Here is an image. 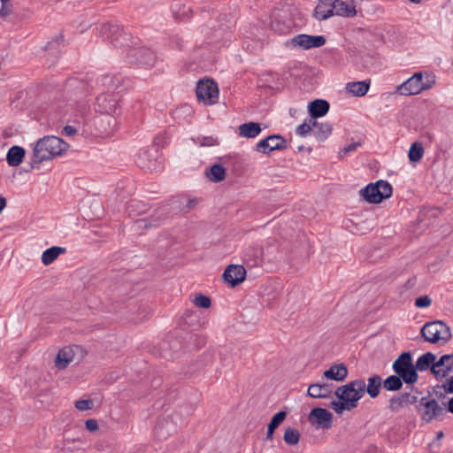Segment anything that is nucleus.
Instances as JSON below:
<instances>
[{
	"label": "nucleus",
	"instance_id": "obj_1",
	"mask_svg": "<svg viewBox=\"0 0 453 453\" xmlns=\"http://www.w3.org/2000/svg\"><path fill=\"white\" fill-rule=\"evenodd\" d=\"M98 33L113 47L121 50L127 56L135 58L144 64H150L153 60L152 53L144 49H138V42L134 41L119 25L104 23L98 28Z\"/></svg>",
	"mask_w": 453,
	"mask_h": 453
},
{
	"label": "nucleus",
	"instance_id": "obj_2",
	"mask_svg": "<svg viewBox=\"0 0 453 453\" xmlns=\"http://www.w3.org/2000/svg\"><path fill=\"white\" fill-rule=\"evenodd\" d=\"M365 392V382L364 380H356L338 387L334 395L339 401H332L330 407L337 414H342L344 411H351L357 406V403L363 397Z\"/></svg>",
	"mask_w": 453,
	"mask_h": 453
},
{
	"label": "nucleus",
	"instance_id": "obj_3",
	"mask_svg": "<svg viewBox=\"0 0 453 453\" xmlns=\"http://www.w3.org/2000/svg\"><path fill=\"white\" fill-rule=\"evenodd\" d=\"M67 148L66 142L54 135L39 139L33 150L32 166L62 155Z\"/></svg>",
	"mask_w": 453,
	"mask_h": 453
},
{
	"label": "nucleus",
	"instance_id": "obj_4",
	"mask_svg": "<svg viewBox=\"0 0 453 453\" xmlns=\"http://www.w3.org/2000/svg\"><path fill=\"white\" fill-rule=\"evenodd\" d=\"M420 334L426 342L441 345L448 343L452 337L449 326L441 320L426 322Z\"/></svg>",
	"mask_w": 453,
	"mask_h": 453
},
{
	"label": "nucleus",
	"instance_id": "obj_5",
	"mask_svg": "<svg viewBox=\"0 0 453 453\" xmlns=\"http://www.w3.org/2000/svg\"><path fill=\"white\" fill-rule=\"evenodd\" d=\"M392 369L406 384H414L418 380V374L415 372L412 357L409 351L400 354L394 361Z\"/></svg>",
	"mask_w": 453,
	"mask_h": 453
},
{
	"label": "nucleus",
	"instance_id": "obj_6",
	"mask_svg": "<svg viewBox=\"0 0 453 453\" xmlns=\"http://www.w3.org/2000/svg\"><path fill=\"white\" fill-rule=\"evenodd\" d=\"M361 196L370 203H380L392 195V187L386 180L369 183L360 190Z\"/></svg>",
	"mask_w": 453,
	"mask_h": 453
},
{
	"label": "nucleus",
	"instance_id": "obj_7",
	"mask_svg": "<svg viewBox=\"0 0 453 453\" xmlns=\"http://www.w3.org/2000/svg\"><path fill=\"white\" fill-rule=\"evenodd\" d=\"M421 419L426 423H431L436 418L441 416L444 409L434 398L422 397L416 406Z\"/></svg>",
	"mask_w": 453,
	"mask_h": 453
},
{
	"label": "nucleus",
	"instance_id": "obj_8",
	"mask_svg": "<svg viewBox=\"0 0 453 453\" xmlns=\"http://www.w3.org/2000/svg\"><path fill=\"white\" fill-rule=\"evenodd\" d=\"M83 357V349L79 345L65 346L59 349L55 358V366L58 370L65 369L73 361L79 362Z\"/></svg>",
	"mask_w": 453,
	"mask_h": 453
},
{
	"label": "nucleus",
	"instance_id": "obj_9",
	"mask_svg": "<svg viewBox=\"0 0 453 453\" xmlns=\"http://www.w3.org/2000/svg\"><path fill=\"white\" fill-rule=\"evenodd\" d=\"M196 97L204 104L211 105L218 102L219 88L216 82L211 80H202L196 86Z\"/></svg>",
	"mask_w": 453,
	"mask_h": 453
},
{
	"label": "nucleus",
	"instance_id": "obj_10",
	"mask_svg": "<svg viewBox=\"0 0 453 453\" xmlns=\"http://www.w3.org/2000/svg\"><path fill=\"white\" fill-rule=\"evenodd\" d=\"M119 96L118 93H102L96 97V111L112 116L119 110Z\"/></svg>",
	"mask_w": 453,
	"mask_h": 453
},
{
	"label": "nucleus",
	"instance_id": "obj_11",
	"mask_svg": "<svg viewBox=\"0 0 453 453\" xmlns=\"http://www.w3.org/2000/svg\"><path fill=\"white\" fill-rule=\"evenodd\" d=\"M429 87V85H426L423 82L422 73H417L409 78L406 81L398 86L397 91L401 95L404 96L417 95L421 91L428 88Z\"/></svg>",
	"mask_w": 453,
	"mask_h": 453
},
{
	"label": "nucleus",
	"instance_id": "obj_12",
	"mask_svg": "<svg viewBox=\"0 0 453 453\" xmlns=\"http://www.w3.org/2000/svg\"><path fill=\"white\" fill-rule=\"evenodd\" d=\"M288 148V142L280 134L269 135L256 145V150L268 154L273 150H282Z\"/></svg>",
	"mask_w": 453,
	"mask_h": 453
},
{
	"label": "nucleus",
	"instance_id": "obj_13",
	"mask_svg": "<svg viewBox=\"0 0 453 453\" xmlns=\"http://www.w3.org/2000/svg\"><path fill=\"white\" fill-rule=\"evenodd\" d=\"M308 419L317 428L328 429L332 426L333 415L326 409L318 407L311 410Z\"/></svg>",
	"mask_w": 453,
	"mask_h": 453
},
{
	"label": "nucleus",
	"instance_id": "obj_14",
	"mask_svg": "<svg viewBox=\"0 0 453 453\" xmlns=\"http://www.w3.org/2000/svg\"><path fill=\"white\" fill-rule=\"evenodd\" d=\"M326 43V38L322 35H298L292 38L291 44L303 50L319 48Z\"/></svg>",
	"mask_w": 453,
	"mask_h": 453
},
{
	"label": "nucleus",
	"instance_id": "obj_15",
	"mask_svg": "<svg viewBox=\"0 0 453 453\" xmlns=\"http://www.w3.org/2000/svg\"><path fill=\"white\" fill-rule=\"evenodd\" d=\"M453 370V354L441 356L431 367V372L441 380L447 377Z\"/></svg>",
	"mask_w": 453,
	"mask_h": 453
},
{
	"label": "nucleus",
	"instance_id": "obj_16",
	"mask_svg": "<svg viewBox=\"0 0 453 453\" xmlns=\"http://www.w3.org/2000/svg\"><path fill=\"white\" fill-rule=\"evenodd\" d=\"M246 277V269L240 265H229L224 273V280L231 287H235L242 283Z\"/></svg>",
	"mask_w": 453,
	"mask_h": 453
},
{
	"label": "nucleus",
	"instance_id": "obj_17",
	"mask_svg": "<svg viewBox=\"0 0 453 453\" xmlns=\"http://www.w3.org/2000/svg\"><path fill=\"white\" fill-rule=\"evenodd\" d=\"M158 157V151L156 146H151L142 150L137 159V164L141 168L152 170L157 165V160Z\"/></svg>",
	"mask_w": 453,
	"mask_h": 453
},
{
	"label": "nucleus",
	"instance_id": "obj_18",
	"mask_svg": "<svg viewBox=\"0 0 453 453\" xmlns=\"http://www.w3.org/2000/svg\"><path fill=\"white\" fill-rule=\"evenodd\" d=\"M334 15L342 17H354L357 15L355 5L348 4L342 0H332Z\"/></svg>",
	"mask_w": 453,
	"mask_h": 453
},
{
	"label": "nucleus",
	"instance_id": "obj_19",
	"mask_svg": "<svg viewBox=\"0 0 453 453\" xmlns=\"http://www.w3.org/2000/svg\"><path fill=\"white\" fill-rule=\"evenodd\" d=\"M332 16H334L332 0H319L313 17L318 20H324Z\"/></svg>",
	"mask_w": 453,
	"mask_h": 453
},
{
	"label": "nucleus",
	"instance_id": "obj_20",
	"mask_svg": "<svg viewBox=\"0 0 453 453\" xmlns=\"http://www.w3.org/2000/svg\"><path fill=\"white\" fill-rule=\"evenodd\" d=\"M329 103L323 99H316L309 104V114L315 120L317 118L323 117L329 111Z\"/></svg>",
	"mask_w": 453,
	"mask_h": 453
},
{
	"label": "nucleus",
	"instance_id": "obj_21",
	"mask_svg": "<svg viewBox=\"0 0 453 453\" xmlns=\"http://www.w3.org/2000/svg\"><path fill=\"white\" fill-rule=\"evenodd\" d=\"M307 393L312 398H328L331 397L333 392L331 387L326 383H314L309 386Z\"/></svg>",
	"mask_w": 453,
	"mask_h": 453
},
{
	"label": "nucleus",
	"instance_id": "obj_22",
	"mask_svg": "<svg viewBox=\"0 0 453 453\" xmlns=\"http://www.w3.org/2000/svg\"><path fill=\"white\" fill-rule=\"evenodd\" d=\"M324 376L332 380L343 381L348 376V369L343 364L334 365L324 372Z\"/></svg>",
	"mask_w": 453,
	"mask_h": 453
},
{
	"label": "nucleus",
	"instance_id": "obj_23",
	"mask_svg": "<svg viewBox=\"0 0 453 453\" xmlns=\"http://www.w3.org/2000/svg\"><path fill=\"white\" fill-rule=\"evenodd\" d=\"M262 128L257 122H248L238 127L239 135L244 138H256L261 133Z\"/></svg>",
	"mask_w": 453,
	"mask_h": 453
},
{
	"label": "nucleus",
	"instance_id": "obj_24",
	"mask_svg": "<svg viewBox=\"0 0 453 453\" xmlns=\"http://www.w3.org/2000/svg\"><path fill=\"white\" fill-rule=\"evenodd\" d=\"M370 88V81H352L346 84V91L353 96H365Z\"/></svg>",
	"mask_w": 453,
	"mask_h": 453
},
{
	"label": "nucleus",
	"instance_id": "obj_25",
	"mask_svg": "<svg viewBox=\"0 0 453 453\" xmlns=\"http://www.w3.org/2000/svg\"><path fill=\"white\" fill-rule=\"evenodd\" d=\"M25 157V150L19 146H12L7 152L6 160L11 166H18Z\"/></svg>",
	"mask_w": 453,
	"mask_h": 453
},
{
	"label": "nucleus",
	"instance_id": "obj_26",
	"mask_svg": "<svg viewBox=\"0 0 453 453\" xmlns=\"http://www.w3.org/2000/svg\"><path fill=\"white\" fill-rule=\"evenodd\" d=\"M436 356L432 352H426L421 355L416 361V364L414 365L415 372H424L428 369L431 370V367L434 364Z\"/></svg>",
	"mask_w": 453,
	"mask_h": 453
},
{
	"label": "nucleus",
	"instance_id": "obj_27",
	"mask_svg": "<svg viewBox=\"0 0 453 453\" xmlns=\"http://www.w3.org/2000/svg\"><path fill=\"white\" fill-rule=\"evenodd\" d=\"M65 252V249L58 246H53L42 252V262L44 265L53 263L61 254Z\"/></svg>",
	"mask_w": 453,
	"mask_h": 453
},
{
	"label": "nucleus",
	"instance_id": "obj_28",
	"mask_svg": "<svg viewBox=\"0 0 453 453\" xmlns=\"http://www.w3.org/2000/svg\"><path fill=\"white\" fill-rule=\"evenodd\" d=\"M206 177L212 182H219L226 178V169L222 165L215 164L205 172Z\"/></svg>",
	"mask_w": 453,
	"mask_h": 453
},
{
	"label": "nucleus",
	"instance_id": "obj_29",
	"mask_svg": "<svg viewBox=\"0 0 453 453\" xmlns=\"http://www.w3.org/2000/svg\"><path fill=\"white\" fill-rule=\"evenodd\" d=\"M382 384L381 377L378 374H374L368 379V384L367 386L365 385V391L371 398H375L379 395L380 388Z\"/></svg>",
	"mask_w": 453,
	"mask_h": 453
},
{
	"label": "nucleus",
	"instance_id": "obj_30",
	"mask_svg": "<svg viewBox=\"0 0 453 453\" xmlns=\"http://www.w3.org/2000/svg\"><path fill=\"white\" fill-rule=\"evenodd\" d=\"M407 396L403 393L396 394L388 400V409L391 412H399L403 408L407 406Z\"/></svg>",
	"mask_w": 453,
	"mask_h": 453
},
{
	"label": "nucleus",
	"instance_id": "obj_31",
	"mask_svg": "<svg viewBox=\"0 0 453 453\" xmlns=\"http://www.w3.org/2000/svg\"><path fill=\"white\" fill-rule=\"evenodd\" d=\"M65 88L68 91L74 90L75 94L79 96H83L88 92L86 83L78 78L67 80Z\"/></svg>",
	"mask_w": 453,
	"mask_h": 453
},
{
	"label": "nucleus",
	"instance_id": "obj_32",
	"mask_svg": "<svg viewBox=\"0 0 453 453\" xmlns=\"http://www.w3.org/2000/svg\"><path fill=\"white\" fill-rule=\"evenodd\" d=\"M313 127V134L319 141H325L332 133V126L329 123H319L316 120Z\"/></svg>",
	"mask_w": 453,
	"mask_h": 453
},
{
	"label": "nucleus",
	"instance_id": "obj_33",
	"mask_svg": "<svg viewBox=\"0 0 453 453\" xmlns=\"http://www.w3.org/2000/svg\"><path fill=\"white\" fill-rule=\"evenodd\" d=\"M164 219L162 215H152L149 218L136 220L135 224L138 229H147L158 226Z\"/></svg>",
	"mask_w": 453,
	"mask_h": 453
},
{
	"label": "nucleus",
	"instance_id": "obj_34",
	"mask_svg": "<svg viewBox=\"0 0 453 453\" xmlns=\"http://www.w3.org/2000/svg\"><path fill=\"white\" fill-rule=\"evenodd\" d=\"M403 382L399 375H390L383 381V388L388 391H397L403 388Z\"/></svg>",
	"mask_w": 453,
	"mask_h": 453
},
{
	"label": "nucleus",
	"instance_id": "obj_35",
	"mask_svg": "<svg viewBox=\"0 0 453 453\" xmlns=\"http://www.w3.org/2000/svg\"><path fill=\"white\" fill-rule=\"evenodd\" d=\"M283 440L288 445H296L300 441V434L297 429L288 426L285 429Z\"/></svg>",
	"mask_w": 453,
	"mask_h": 453
},
{
	"label": "nucleus",
	"instance_id": "obj_36",
	"mask_svg": "<svg viewBox=\"0 0 453 453\" xmlns=\"http://www.w3.org/2000/svg\"><path fill=\"white\" fill-rule=\"evenodd\" d=\"M424 155V148L421 143L414 142L411 144L408 157L410 161L411 162H418Z\"/></svg>",
	"mask_w": 453,
	"mask_h": 453
},
{
	"label": "nucleus",
	"instance_id": "obj_37",
	"mask_svg": "<svg viewBox=\"0 0 453 453\" xmlns=\"http://www.w3.org/2000/svg\"><path fill=\"white\" fill-rule=\"evenodd\" d=\"M170 422L163 420L158 422L155 427V433L159 439H165L170 434L168 433V426Z\"/></svg>",
	"mask_w": 453,
	"mask_h": 453
},
{
	"label": "nucleus",
	"instance_id": "obj_38",
	"mask_svg": "<svg viewBox=\"0 0 453 453\" xmlns=\"http://www.w3.org/2000/svg\"><path fill=\"white\" fill-rule=\"evenodd\" d=\"M313 125H316V120L310 119L308 123L304 122L296 127V134L302 137L306 136L312 131Z\"/></svg>",
	"mask_w": 453,
	"mask_h": 453
},
{
	"label": "nucleus",
	"instance_id": "obj_39",
	"mask_svg": "<svg viewBox=\"0 0 453 453\" xmlns=\"http://www.w3.org/2000/svg\"><path fill=\"white\" fill-rule=\"evenodd\" d=\"M193 303L196 306L203 309H208L211 304L210 297L202 294L196 295Z\"/></svg>",
	"mask_w": 453,
	"mask_h": 453
},
{
	"label": "nucleus",
	"instance_id": "obj_40",
	"mask_svg": "<svg viewBox=\"0 0 453 453\" xmlns=\"http://www.w3.org/2000/svg\"><path fill=\"white\" fill-rule=\"evenodd\" d=\"M12 12L11 0H0V17L6 18Z\"/></svg>",
	"mask_w": 453,
	"mask_h": 453
},
{
	"label": "nucleus",
	"instance_id": "obj_41",
	"mask_svg": "<svg viewBox=\"0 0 453 453\" xmlns=\"http://www.w3.org/2000/svg\"><path fill=\"white\" fill-rule=\"evenodd\" d=\"M197 142L200 144V146H209V147L219 144L218 139L214 138L212 136L198 137Z\"/></svg>",
	"mask_w": 453,
	"mask_h": 453
},
{
	"label": "nucleus",
	"instance_id": "obj_42",
	"mask_svg": "<svg viewBox=\"0 0 453 453\" xmlns=\"http://www.w3.org/2000/svg\"><path fill=\"white\" fill-rule=\"evenodd\" d=\"M272 28L280 34H287L290 29V25L286 26L281 24L280 20L274 19L272 22Z\"/></svg>",
	"mask_w": 453,
	"mask_h": 453
},
{
	"label": "nucleus",
	"instance_id": "obj_43",
	"mask_svg": "<svg viewBox=\"0 0 453 453\" xmlns=\"http://www.w3.org/2000/svg\"><path fill=\"white\" fill-rule=\"evenodd\" d=\"M74 405L79 411H88L93 408V401L90 399L78 400L75 402Z\"/></svg>",
	"mask_w": 453,
	"mask_h": 453
},
{
	"label": "nucleus",
	"instance_id": "obj_44",
	"mask_svg": "<svg viewBox=\"0 0 453 453\" xmlns=\"http://www.w3.org/2000/svg\"><path fill=\"white\" fill-rule=\"evenodd\" d=\"M431 298L427 296H423L415 300V305L418 308H426L431 304Z\"/></svg>",
	"mask_w": 453,
	"mask_h": 453
},
{
	"label": "nucleus",
	"instance_id": "obj_45",
	"mask_svg": "<svg viewBox=\"0 0 453 453\" xmlns=\"http://www.w3.org/2000/svg\"><path fill=\"white\" fill-rule=\"evenodd\" d=\"M360 146V142H353L348 146H346L341 152L340 157H343L349 152L355 151Z\"/></svg>",
	"mask_w": 453,
	"mask_h": 453
},
{
	"label": "nucleus",
	"instance_id": "obj_46",
	"mask_svg": "<svg viewBox=\"0 0 453 453\" xmlns=\"http://www.w3.org/2000/svg\"><path fill=\"white\" fill-rule=\"evenodd\" d=\"M416 286V279L411 278L409 279L402 287V289L400 291L401 294H403L404 291L411 290L414 288Z\"/></svg>",
	"mask_w": 453,
	"mask_h": 453
},
{
	"label": "nucleus",
	"instance_id": "obj_47",
	"mask_svg": "<svg viewBox=\"0 0 453 453\" xmlns=\"http://www.w3.org/2000/svg\"><path fill=\"white\" fill-rule=\"evenodd\" d=\"M286 417H287V412L281 411L277 412L275 415H273V417L272 418L271 420L280 425L286 419Z\"/></svg>",
	"mask_w": 453,
	"mask_h": 453
},
{
	"label": "nucleus",
	"instance_id": "obj_48",
	"mask_svg": "<svg viewBox=\"0 0 453 453\" xmlns=\"http://www.w3.org/2000/svg\"><path fill=\"white\" fill-rule=\"evenodd\" d=\"M86 428L90 432H95L98 429V424L96 419H88L85 422Z\"/></svg>",
	"mask_w": 453,
	"mask_h": 453
},
{
	"label": "nucleus",
	"instance_id": "obj_49",
	"mask_svg": "<svg viewBox=\"0 0 453 453\" xmlns=\"http://www.w3.org/2000/svg\"><path fill=\"white\" fill-rule=\"evenodd\" d=\"M442 388H444L446 393L453 394V376L449 378L445 384H443Z\"/></svg>",
	"mask_w": 453,
	"mask_h": 453
},
{
	"label": "nucleus",
	"instance_id": "obj_50",
	"mask_svg": "<svg viewBox=\"0 0 453 453\" xmlns=\"http://www.w3.org/2000/svg\"><path fill=\"white\" fill-rule=\"evenodd\" d=\"M403 394H404V396H407V398H405L407 406L409 404H414L418 402V397L416 395H412L410 393H403Z\"/></svg>",
	"mask_w": 453,
	"mask_h": 453
},
{
	"label": "nucleus",
	"instance_id": "obj_51",
	"mask_svg": "<svg viewBox=\"0 0 453 453\" xmlns=\"http://www.w3.org/2000/svg\"><path fill=\"white\" fill-rule=\"evenodd\" d=\"M65 135H73L76 133V129L72 126H65L63 130Z\"/></svg>",
	"mask_w": 453,
	"mask_h": 453
},
{
	"label": "nucleus",
	"instance_id": "obj_52",
	"mask_svg": "<svg viewBox=\"0 0 453 453\" xmlns=\"http://www.w3.org/2000/svg\"><path fill=\"white\" fill-rule=\"evenodd\" d=\"M6 199L4 196H0V213L6 207Z\"/></svg>",
	"mask_w": 453,
	"mask_h": 453
},
{
	"label": "nucleus",
	"instance_id": "obj_53",
	"mask_svg": "<svg viewBox=\"0 0 453 453\" xmlns=\"http://www.w3.org/2000/svg\"><path fill=\"white\" fill-rule=\"evenodd\" d=\"M197 204V200L196 199H189L188 201V203H187V206L188 209H192L194 208L196 205Z\"/></svg>",
	"mask_w": 453,
	"mask_h": 453
},
{
	"label": "nucleus",
	"instance_id": "obj_54",
	"mask_svg": "<svg viewBox=\"0 0 453 453\" xmlns=\"http://www.w3.org/2000/svg\"><path fill=\"white\" fill-rule=\"evenodd\" d=\"M280 425L273 422V420L270 421V423L268 424V427L267 429L268 430H272V431H275V429L279 426Z\"/></svg>",
	"mask_w": 453,
	"mask_h": 453
},
{
	"label": "nucleus",
	"instance_id": "obj_55",
	"mask_svg": "<svg viewBox=\"0 0 453 453\" xmlns=\"http://www.w3.org/2000/svg\"><path fill=\"white\" fill-rule=\"evenodd\" d=\"M280 425L273 422V420L270 421V423L268 424V427L267 429L268 430H272V431H275V429L279 426Z\"/></svg>",
	"mask_w": 453,
	"mask_h": 453
},
{
	"label": "nucleus",
	"instance_id": "obj_56",
	"mask_svg": "<svg viewBox=\"0 0 453 453\" xmlns=\"http://www.w3.org/2000/svg\"><path fill=\"white\" fill-rule=\"evenodd\" d=\"M273 434H274V431L267 429L265 440L273 441Z\"/></svg>",
	"mask_w": 453,
	"mask_h": 453
},
{
	"label": "nucleus",
	"instance_id": "obj_57",
	"mask_svg": "<svg viewBox=\"0 0 453 453\" xmlns=\"http://www.w3.org/2000/svg\"><path fill=\"white\" fill-rule=\"evenodd\" d=\"M448 411L453 413V397L449 399L448 403Z\"/></svg>",
	"mask_w": 453,
	"mask_h": 453
},
{
	"label": "nucleus",
	"instance_id": "obj_58",
	"mask_svg": "<svg viewBox=\"0 0 453 453\" xmlns=\"http://www.w3.org/2000/svg\"><path fill=\"white\" fill-rule=\"evenodd\" d=\"M111 78L109 77V76H105L103 78V84L104 85H108L110 82H111Z\"/></svg>",
	"mask_w": 453,
	"mask_h": 453
},
{
	"label": "nucleus",
	"instance_id": "obj_59",
	"mask_svg": "<svg viewBox=\"0 0 453 453\" xmlns=\"http://www.w3.org/2000/svg\"><path fill=\"white\" fill-rule=\"evenodd\" d=\"M443 437V433L441 431H440L438 434H437V439H441Z\"/></svg>",
	"mask_w": 453,
	"mask_h": 453
},
{
	"label": "nucleus",
	"instance_id": "obj_60",
	"mask_svg": "<svg viewBox=\"0 0 453 453\" xmlns=\"http://www.w3.org/2000/svg\"><path fill=\"white\" fill-rule=\"evenodd\" d=\"M413 4H419L422 0H410Z\"/></svg>",
	"mask_w": 453,
	"mask_h": 453
}]
</instances>
